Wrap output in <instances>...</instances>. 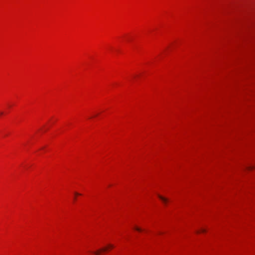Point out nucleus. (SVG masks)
<instances>
[{"mask_svg":"<svg viewBox=\"0 0 255 255\" xmlns=\"http://www.w3.org/2000/svg\"><path fill=\"white\" fill-rule=\"evenodd\" d=\"M158 197L163 201V202L164 203L166 204V203L167 202V201H168V200L166 198H165L160 195H158Z\"/></svg>","mask_w":255,"mask_h":255,"instance_id":"f257e3e1","label":"nucleus"},{"mask_svg":"<svg viewBox=\"0 0 255 255\" xmlns=\"http://www.w3.org/2000/svg\"><path fill=\"white\" fill-rule=\"evenodd\" d=\"M106 250V248H104V249H102L100 250L99 251L95 252L94 254L95 255H99L100 252H101V251H105Z\"/></svg>","mask_w":255,"mask_h":255,"instance_id":"f03ea898","label":"nucleus"},{"mask_svg":"<svg viewBox=\"0 0 255 255\" xmlns=\"http://www.w3.org/2000/svg\"><path fill=\"white\" fill-rule=\"evenodd\" d=\"M134 229L139 232H140L141 231V229L140 228L137 227H134Z\"/></svg>","mask_w":255,"mask_h":255,"instance_id":"7ed1b4c3","label":"nucleus"},{"mask_svg":"<svg viewBox=\"0 0 255 255\" xmlns=\"http://www.w3.org/2000/svg\"><path fill=\"white\" fill-rule=\"evenodd\" d=\"M206 232V230L205 229H202L200 232L204 233ZM197 233H199V232H197Z\"/></svg>","mask_w":255,"mask_h":255,"instance_id":"20e7f679","label":"nucleus"},{"mask_svg":"<svg viewBox=\"0 0 255 255\" xmlns=\"http://www.w3.org/2000/svg\"><path fill=\"white\" fill-rule=\"evenodd\" d=\"M248 169H253L254 167L252 166H248L246 167Z\"/></svg>","mask_w":255,"mask_h":255,"instance_id":"39448f33","label":"nucleus"},{"mask_svg":"<svg viewBox=\"0 0 255 255\" xmlns=\"http://www.w3.org/2000/svg\"><path fill=\"white\" fill-rule=\"evenodd\" d=\"M109 247H111V248H113V247H114V246H113V245H110L109 246Z\"/></svg>","mask_w":255,"mask_h":255,"instance_id":"423d86ee","label":"nucleus"},{"mask_svg":"<svg viewBox=\"0 0 255 255\" xmlns=\"http://www.w3.org/2000/svg\"><path fill=\"white\" fill-rule=\"evenodd\" d=\"M75 194L76 195H80V194H79L78 193H77V192H76Z\"/></svg>","mask_w":255,"mask_h":255,"instance_id":"0eeeda50","label":"nucleus"},{"mask_svg":"<svg viewBox=\"0 0 255 255\" xmlns=\"http://www.w3.org/2000/svg\"><path fill=\"white\" fill-rule=\"evenodd\" d=\"M2 114H3L2 112H1V113H0V115H2Z\"/></svg>","mask_w":255,"mask_h":255,"instance_id":"6e6552de","label":"nucleus"}]
</instances>
